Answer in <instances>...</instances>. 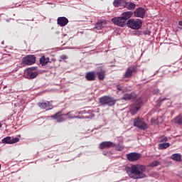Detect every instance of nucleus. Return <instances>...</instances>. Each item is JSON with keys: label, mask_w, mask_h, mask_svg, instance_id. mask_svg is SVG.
Wrapping results in <instances>:
<instances>
[{"label": "nucleus", "mask_w": 182, "mask_h": 182, "mask_svg": "<svg viewBox=\"0 0 182 182\" xmlns=\"http://www.w3.org/2000/svg\"><path fill=\"white\" fill-rule=\"evenodd\" d=\"M70 119H80V117H70Z\"/></svg>", "instance_id": "32"}, {"label": "nucleus", "mask_w": 182, "mask_h": 182, "mask_svg": "<svg viewBox=\"0 0 182 182\" xmlns=\"http://www.w3.org/2000/svg\"><path fill=\"white\" fill-rule=\"evenodd\" d=\"M157 166H160V161H154L149 164V167H157Z\"/></svg>", "instance_id": "27"}, {"label": "nucleus", "mask_w": 182, "mask_h": 182, "mask_svg": "<svg viewBox=\"0 0 182 182\" xmlns=\"http://www.w3.org/2000/svg\"><path fill=\"white\" fill-rule=\"evenodd\" d=\"M57 23L59 26H66L69 23V20L66 17H59L57 19Z\"/></svg>", "instance_id": "14"}, {"label": "nucleus", "mask_w": 182, "mask_h": 182, "mask_svg": "<svg viewBox=\"0 0 182 182\" xmlns=\"http://www.w3.org/2000/svg\"><path fill=\"white\" fill-rule=\"evenodd\" d=\"M141 103H143L141 100H139L134 105H132L129 112L132 116H134V114H136V113L139 112V110L140 109V105H141Z\"/></svg>", "instance_id": "7"}, {"label": "nucleus", "mask_w": 182, "mask_h": 182, "mask_svg": "<svg viewBox=\"0 0 182 182\" xmlns=\"http://www.w3.org/2000/svg\"><path fill=\"white\" fill-rule=\"evenodd\" d=\"M50 59L48 57H45V55L42 56L41 58H40V63L41 65H42V66H46V65H48V63H49Z\"/></svg>", "instance_id": "20"}, {"label": "nucleus", "mask_w": 182, "mask_h": 182, "mask_svg": "<svg viewBox=\"0 0 182 182\" xmlns=\"http://www.w3.org/2000/svg\"><path fill=\"white\" fill-rule=\"evenodd\" d=\"M70 112L66 114H60V113H57L55 115H53L51 117L57 120L58 123H61L62 122H65L66 118L65 117L70 116Z\"/></svg>", "instance_id": "9"}, {"label": "nucleus", "mask_w": 182, "mask_h": 182, "mask_svg": "<svg viewBox=\"0 0 182 182\" xmlns=\"http://www.w3.org/2000/svg\"><path fill=\"white\" fill-rule=\"evenodd\" d=\"M124 8H127V9H129V11H132V9H136V4L133 2H127V5Z\"/></svg>", "instance_id": "24"}, {"label": "nucleus", "mask_w": 182, "mask_h": 182, "mask_svg": "<svg viewBox=\"0 0 182 182\" xmlns=\"http://www.w3.org/2000/svg\"><path fill=\"white\" fill-rule=\"evenodd\" d=\"M178 25H180V26H182V21H180L178 22Z\"/></svg>", "instance_id": "33"}, {"label": "nucleus", "mask_w": 182, "mask_h": 182, "mask_svg": "<svg viewBox=\"0 0 182 182\" xmlns=\"http://www.w3.org/2000/svg\"><path fill=\"white\" fill-rule=\"evenodd\" d=\"M85 79L90 82L95 80L96 79V73H95V72L87 73L85 75Z\"/></svg>", "instance_id": "18"}, {"label": "nucleus", "mask_w": 182, "mask_h": 182, "mask_svg": "<svg viewBox=\"0 0 182 182\" xmlns=\"http://www.w3.org/2000/svg\"><path fill=\"white\" fill-rule=\"evenodd\" d=\"M134 14L136 18H144V15H146V10L141 7H139L135 10Z\"/></svg>", "instance_id": "12"}, {"label": "nucleus", "mask_w": 182, "mask_h": 182, "mask_svg": "<svg viewBox=\"0 0 182 182\" xmlns=\"http://www.w3.org/2000/svg\"><path fill=\"white\" fill-rule=\"evenodd\" d=\"M33 70H36V67L29 68L25 70V75L27 79H35L38 76V72H33Z\"/></svg>", "instance_id": "5"}, {"label": "nucleus", "mask_w": 182, "mask_h": 182, "mask_svg": "<svg viewBox=\"0 0 182 182\" xmlns=\"http://www.w3.org/2000/svg\"><path fill=\"white\" fill-rule=\"evenodd\" d=\"M36 61V58L33 55H28L23 60V63L24 65H33Z\"/></svg>", "instance_id": "11"}, {"label": "nucleus", "mask_w": 182, "mask_h": 182, "mask_svg": "<svg viewBox=\"0 0 182 182\" xmlns=\"http://www.w3.org/2000/svg\"><path fill=\"white\" fill-rule=\"evenodd\" d=\"M68 58L66 57V55H63L62 56V59H67Z\"/></svg>", "instance_id": "34"}, {"label": "nucleus", "mask_w": 182, "mask_h": 182, "mask_svg": "<svg viewBox=\"0 0 182 182\" xmlns=\"http://www.w3.org/2000/svg\"><path fill=\"white\" fill-rule=\"evenodd\" d=\"M134 72H136V67L131 66L128 68L125 72L124 77H132Z\"/></svg>", "instance_id": "16"}, {"label": "nucleus", "mask_w": 182, "mask_h": 182, "mask_svg": "<svg viewBox=\"0 0 182 182\" xmlns=\"http://www.w3.org/2000/svg\"><path fill=\"white\" fill-rule=\"evenodd\" d=\"M123 19H125V21L127 22L128 19L132 18V12L131 11H125L122 14V16Z\"/></svg>", "instance_id": "21"}, {"label": "nucleus", "mask_w": 182, "mask_h": 182, "mask_svg": "<svg viewBox=\"0 0 182 182\" xmlns=\"http://www.w3.org/2000/svg\"><path fill=\"white\" fill-rule=\"evenodd\" d=\"M38 106L41 109H46V110H50L53 108L51 103L48 101L39 103Z\"/></svg>", "instance_id": "17"}, {"label": "nucleus", "mask_w": 182, "mask_h": 182, "mask_svg": "<svg viewBox=\"0 0 182 182\" xmlns=\"http://www.w3.org/2000/svg\"><path fill=\"white\" fill-rule=\"evenodd\" d=\"M127 26H128V28H130L131 29L137 31L140 29L141 26H143V21L139 18H130L127 21Z\"/></svg>", "instance_id": "2"}, {"label": "nucleus", "mask_w": 182, "mask_h": 182, "mask_svg": "<svg viewBox=\"0 0 182 182\" xmlns=\"http://www.w3.org/2000/svg\"><path fill=\"white\" fill-rule=\"evenodd\" d=\"M168 147H170V143H162L158 146L159 150H164V149H168Z\"/></svg>", "instance_id": "25"}, {"label": "nucleus", "mask_w": 182, "mask_h": 182, "mask_svg": "<svg viewBox=\"0 0 182 182\" xmlns=\"http://www.w3.org/2000/svg\"><path fill=\"white\" fill-rule=\"evenodd\" d=\"M18 138H12L11 136L5 137L1 140L3 144H15V143H18Z\"/></svg>", "instance_id": "8"}, {"label": "nucleus", "mask_w": 182, "mask_h": 182, "mask_svg": "<svg viewBox=\"0 0 182 182\" xmlns=\"http://www.w3.org/2000/svg\"><path fill=\"white\" fill-rule=\"evenodd\" d=\"M82 119H90V117H82Z\"/></svg>", "instance_id": "35"}, {"label": "nucleus", "mask_w": 182, "mask_h": 182, "mask_svg": "<svg viewBox=\"0 0 182 182\" xmlns=\"http://www.w3.org/2000/svg\"><path fill=\"white\" fill-rule=\"evenodd\" d=\"M140 157H141V155L138 153L132 152L127 154V159L129 160V161H137Z\"/></svg>", "instance_id": "10"}, {"label": "nucleus", "mask_w": 182, "mask_h": 182, "mask_svg": "<svg viewBox=\"0 0 182 182\" xmlns=\"http://www.w3.org/2000/svg\"><path fill=\"white\" fill-rule=\"evenodd\" d=\"M117 89L119 90V92H124V89H123V87L120 85H117Z\"/></svg>", "instance_id": "30"}, {"label": "nucleus", "mask_w": 182, "mask_h": 182, "mask_svg": "<svg viewBox=\"0 0 182 182\" xmlns=\"http://www.w3.org/2000/svg\"><path fill=\"white\" fill-rule=\"evenodd\" d=\"M113 5L115 8H119V6H123L124 8L127 5V1L126 0H114Z\"/></svg>", "instance_id": "15"}, {"label": "nucleus", "mask_w": 182, "mask_h": 182, "mask_svg": "<svg viewBox=\"0 0 182 182\" xmlns=\"http://www.w3.org/2000/svg\"><path fill=\"white\" fill-rule=\"evenodd\" d=\"M1 164H0V170H1Z\"/></svg>", "instance_id": "38"}, {"label": "nucleus", "mask_w": 182, "mask_h": 182, "mask_svg": "<svg viewBox=\"0 0 182 182\" xmlns=\"http://www.w3.org/2000/svg\"><path fill=\"white\" fill-rule=\"evenodd\" d=\"M134 127L140 129V130H147V129H149L147 124L140 117L134 119Z\"/></svg>", "instance_id": "4"}, {"label": "nucleus", "mask_w": 182, "mask_h": 182, "mask_svg": "<svg viewBox=\"0 0 182 182\" xmlns=\"http://www.w3.org/2000/svg\"><path fill=\"white\" fill-rule=\"evenodd\" d=\"M154 95H159V93H160V91L159 90V89H156L154 90Z\"/></svg>", "instance_id": "31"}, {"label": "nucleus", "mask_w": 182, "mask_h": 182, "mask_svg": "<svg viewBox=\"0 0 182 182\" xmlns=\"http://www.w3.org/2000/svg\"><path fill=\"white\" fill-rule=\"evenodd\" d=\"M164 141H167V138H165V139H164Z\"/></svg>", "instance_id": "36"}, {"label": "nucleus", "mask_w": 182, "mask_h": 182, "mask_svg": "<svg viewBox=\"0 0 182 182\" xmlns=\"http://www.w3.org/2000/svg\"><path fill=\"white\" fill-rule=\"evenodd\" d=\"M102 26H103V23L102 22H98L96 23L94 29H97L99 31V30L102 29Z\"/></svg>", "instance_id": "28"}, {"label": "nucleus", "mask_w": 182, "mask_h": 182, "mask_svg": "<svg viewBox=\"0 0 182 182\" xmlns=\"http://www.w3.org/2000/svg\"><path fill=\"white\" fill-rule=\"evenodd\" d=\"M111 21L114 25H117V26H120V28H123L124 26H126V25H127V22H126V20L122 16L112 18Z\"/></svg>", "instance_id": "6"}, {"label": "nucleus", "mask_w": 182, "mask_h": 182, "mask_svg": "<svg viewBox=\"0 0 182 182\" xmlns=\"http://www.w3.org/2000/svg\"><path fill=\"white\" fill-rule=\"evenodd\" d=\"M116 146L114 143L112 141H103L100 144V149L103 150V149H110V147H114Z\"/></svg>", "instance_id": "13"}, {"label": "nucleus", "mask_w": 182, "mask_h": 182, "mask_svg": "<svg viewBox=\"0 0 182 182\" xmlns=\"http://www.w3.org/2000/svg\"><path fill=\"white\" fill-rule=\"evenodd\" d=\"M97 75L100 80H104L106 76V72L105 70L98 71L97 72Z\"/></svg>", "instance_id": "22"}, {"label": "nucleus", "mask_w": 182, "mask_h": 182, "mask_svg": "<svg viewBox=\"0 0 182 182\" xmlns=\"http://www.w3.org/2000/svg\"><path fill=\"white\" fill-rule=\"evenodd\" d=\"M2 127V124H1V123H0V127Z\"/></svg>", "instance_id": "37"}, {"label": "nucleus", "mask_w": 182, "mask_h": 182, "mask_svg": "<svg viewBox=\"0 0 182 182\" xmlns=\"http://www.w3.org/2000/svg\"><path fill=\"white\" fill-rule=\"evenodd\" d=\"M116 149L117 150H118V151H122V150H123L124 147L120 144H118L117 145Z\"/></svg>", "instance_id": "29"}, {"label": "nucleus", "mask_w": 182, "mask_h": 182, "mask_svg": "<svg viewBox=\"0 0 182 182\" xmlns=\"http://www.w3.org/2000/svg\"><path fill=\"white\" fill-rule=\"evenodd\" d=\"M117 100L110 96H104L100 98V103L101 105H106V106L112 107L116 105Z\"/></svg>", "instance_id": "3"}, {"label": "nucleus", "mask_w": 182, "mask_h": 182, "mask_svg": "<svg viewBox=\"0 0 182 182\" xmlns=\"http://www.w3.org/2000/svg\"><path fill=\"white\" fill-rule=\"evenodd\" d=\"M125 170L130 178L138 180L139 178H144L146 177V166L141 164L132 165L131 167H126Z\"/></svg>", "instance_id": "1"}, {"label": "nucleus", "mask_w": 182, "mask_h": 182, "mask_svg": "<svg viewBox=\"0 0 182 182\" xmlns=\"http://www.w3.org/2000/svg\"><path fill=\"white\" fill-rule=\"evenodd\" d=\"M0 17H1V14H0Z\"/></svg>", "instance_id": "39"}, {"label": "nucleus", "mask_w": 182, "mask_h": 182, "mask_svg": "<svg viewBox=\"0 0 182 182\" xmlns=\"http://www.w3.org/2000/svg\"><path fill=\"white\" fill-rule=\"evenodd\" d=\"M171 159L172 160H175V161H181V154H173L171 155Z\"/></svg>", "instance_id": "23"}, {"label": "nucleus", "mask_w": 182, "mask_h": 182, "mask_svg": "<svg viewBox=\"0 0 182 182\" xmlns=\"http://www.w3.org/2000/svg\"><path fill=\"white\" fill-rule=\"evenodd\" d=\"M136 98V95L134 93H127L124 95L122 100L127 101V100H133V99Z\"/></svg>", "instance_id": "19"}, {"label": "nucleus", "mask_w": 182, "mask_h": 182, "mask_svg": "<svg viewBox=\"0 0 182 182\" xmlns=\"http://www.w3.org/2000/svg\"><path fill=\"white\" fill-rule=\"evenodd\" d=\"M173 122L176 124H182V115H179L174 118Z\"/></svg>", "instance_id": "26"}]
</instances>
